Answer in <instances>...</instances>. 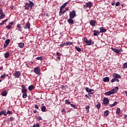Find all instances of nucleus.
Segmentation results:
<instances>
[{"instance_id": "nucleus-59", "label": "nucleus", "mask_w": 127, "mask_h": 127, "mask_svg": "<svg viewBox=\"0 0 127 127\" xmlns=\"http://www.w3.org/2000/svg\"><path fill=\"white\" fill-rule=\"evenodd\" d=\"M85 97H86L87 98H88L89 100H91V98H90V97H89V96H88V95L86 94V95H85Z\"/></svg>"}, {"instance_id": "nucleus-6", "label": "nucleus", "mask_w": 127, "mask_h": 127, "mask_svg": "<svg viewBox=\"0 0 127 127\" xmlns=\"http://www.w3.org/2000/svg\"><path fill=\"white\" fill-rule=\"evenodd\" d=\"M20 71H16L14 74H13V76H14L15 78H19L20 77Z\"/></svg>"}, {"instance_id": "nucleus-22", "label": "nucleus", "mask_w": 127, "mask_h": 127, "mask_svg": "<svg viewBox=\"0 0 127 127\" xmlns=\"http://www.w3.org/2000/svg\"><path fill=\"white\" fill-rule=\"evenodd\" d=\"M7 20H8L7 18L5 19L4 20H3L1 23H0V25H3V24H4V23H5L6 21H7Z\"/></svg>"}, {"instance_id": "nucleus-29", "label": "nucleus", "mask_w": 127, "mask_h": 127, "mask_svg": "<svg viewBox=\"0 0 127 127\" xmlns=\"http://www.w3.org/2000/svg\"><path fill=\"white\" fill-rule=\"evenodd\" d=\"M116 105H118V102H115L113 104L109 105V107H115Z\"/></svg>"}, {"instance_id": "nucleus-52", "label": "nucleus", "mask_w": 127, "mask_h": 127, "mask_svg": "<svg viewBox=\"0 0 127 127\" xmlns=\"http://www.w3.org/2000/svg\"><path fill=\"white\" fill-rule=\"evenodd\" d=\"M86 110H89L90 109V106L89 105H87L85 107Z\"/></svg>"}, {"instance_id": "nucleus-54", "label": "nucleus", "mask_w": 127, "mask_h": 127, "mask_svg": "<svg viewBox=\"0 0 127 127\" xmlns=\"http://www.w3.org/2000/svg\"><path fill=\"white\" fill-rule=\"evenodd\" d=\"M93 92H89V93H88V96H89V97H91V95H93Z\"/></svg>"}, {"instance_id": "nucleus-3", "label": "nucleus", "mask_w": 127, "mask_h": 127, "mask_svg": "<svg viewBox=\"0 0 127 127\" xmlns=\"http://www.w3.org/2000/svg\"><path fill=\"white\" fill-rule=\"evenodd\" d=\"M34 72L35 73V74H37V75H39V74H40V68L39 67V66L35 67L34 68Z\"/></svg>"}, {"instance_id": "nucleus-25", "label": "nucleus", "mask_w": 127, "mask_h": 127, "mask_svg": "<svg viewBox=\"0 0 127 127\" xmlns=\"http://www.w3.org/2000/svg\"><path fill=\"white\" fill-rule=\"evenodd\" d=\"M41 111L42 112H46V107H45V106H43L41 107Z\"/></svg>"}, {"instance_id": "nucleus-9", "label": "nucleus", "mask_w": 127, "mask_h": 127, "mask_svg": "<svg viewBox=\"0 0 127 127\" xmlns=\"http://www.w3.org/2000/svg\"><path fill=\"white\" fill-rule=\"evenodd\" d=\"M113 77L115 79H121L122 78V76L120 74H118V73H114Z\"/></svg>"}, {"instance_id": "nucleus-8", "label": "nucleus", "mask_w": 127, "mask_h": 127, "mask_svg": "<svg viewBox=\"0 0 127 127\" xmlns=\"http://www.w3.org/2000/svg\"><path fill=\"white\" fill-rule=\"evenodd\" d=\"M67 22H68L69 24H74V20H73V18H68L67 20Z\"/></svg>"}, {"instance_id": "nucleus-53", "label": "nucleus", "mask_w": 127, "mask_h": 127, "mask_svg": "<svg viewBox=\"0 0 127 127\" xmlns=\"http://www.w3.org/2000/svg\"><path fill=\"white\" fill-rule=\"evenodd\" d=\"M35 109H37V110H38L39 109V107L37 105H35Z\"/></svg>"}, {"instance_id": "nucleus-32", "label": "nucleus", "mask_w": 127, "mask_h": 127, "mask_svg": "<svg viewBox=\"0 0 127 127\" xmlns=\"http://www.w3.org/2000/svg\"><path fill=\"white\" fill-rule=\"evenodd\" d=\"M96 108L98 110H100L101 108V103H99L98 104L96 105Z\"/></svg>"}, {"instance_id": "nucleus-19", "label": "nucleus", "mask_w": 127, "mask_h": 127, "mask_svg": "<svg viewBox=\"0 0 127 127\" xmlns=\"http://www.w3.org/2000/svg\"><path fill=\"white\" fill-rule=\"evenodd\" d=\"M29 3H26L25 5V9H26V10H28L29 9Z\"/></svg>"}, {"instance_id": "nucleus-7", "label": "nucleus", "mask_w": 127, "mask_h": 127, "mask_svg": "<svg viewBox=\"0 0 127 127\" xmlns=\"http://www.w3.org/2000/svg\"><path fill=\"white\" fill-rule=\"evenodd\" d=\"M10 42V40H9V39L6 40L5 41V44H4L3 48H6V47H7V45L9 44Z\"/></svg>"}, {"instance_id": "nucleus-58", "label": "nucleus", "mask_w": 127, "mask_h": 127, "mask_svg": "<svg viewBox=\"0 0 127 127\" xmlns=\"http://www.w3.org/2000/svg\"><path fill=\"white\" fill-rule=\"evenodd\" d=\"M21 88L23 89H25V86H24V85H21Z\"/></svg>"}, {"instance_id": "nucleus-18", "label": "nucleus", "mask_w": 127, "mask_h": 127, "mask_svg": "<svg viewBox=\"0 0 127 127\" xmlns=\"http://www.w3.org/2000/svg\"><path fill=\"white\" fill-rule=\"evenodd\" d=\"M90 24L92 26H95V25L96 24V21L94 20H92L90 22Z\"/></svg>"}, {"instance_id": "nucleus-2", "label": "nucleus", "mask_w": 127, "mask_h": 127, "mask_svg": "<svg viewBox=\"0 0 127 127\" xmlns=\"http://www.w3.org/2000/svg\"><path fill=\"white\" fill-rule=\"evenodd\" d=\"M76 16V12L75 10H72L69 13V17L70 18H74Z\"/></svg>"}, {"instance_id": "nucleus-21", "label": "nucleus", "mask_w": 127, "mask_h": 127, "mask_svg": "<svg viewBox=\"0 0 127 127\" xmlns=\"http://www.w3.org/2000/svg\"><path fill=\"white\" fill-rule=\"evenodd\" d=\"M67 4H68V2H65L64 3V4L61 6L60 8H62V9H63V8H64V7H65V6H66Z\"/></svg>"}, {"instance_id": "nucleus-44", "label": "nucleus", "mask_w": 127, "mask_h": 127, "mask_svg": "<svg viewBox=\"0 0 127 127\" xmlns=\"http://www.w3.org/2000/svg\"><path fill=\"white\" fill-rule=\"evenodd\" d=\"M17 27H18V29H20V28H21V27L20 26V24H18L17 25Z\"/></svg>"}, {"instance_id": "nucleus-60", "label": "nucleus", "mask_w": 127, "mask_h": 127, "mask_svg": "<svg viewBox=\"0 0 127 127\" xmlns=\"http://www.w3.org/2000/svg\"><path fill=\"white\" fill-rule=\"evenodd\" d=\"M36 127H39V123L36 124Z\"/></svg>"}, {"instance_id": "nucleus-50", "label": "nucleus", "mask_w": 127, "mask_h": 127, "mask_svg": "<svg viewBox=\"0 0 127 127\" xmlns=\"http://www.w3.org/2000/svg\"><path fill=\"white\" fill-rule=\"evenodd\" d=\"M111 82H112V83H114V82H116V78H115V77L114 78H113L111 80Z\"/></svg>"}, {"instance_id": "nucleus-13", "label": "nucleus", "mask_w": 127, "mask_h": 127, "mask_svg": "<svg viewBox=\"0 0 127 127\" xmlns=\"http://www.w3.org/2000/svg\"><path fill=\"white\" fill-rule=\"evenodd\" d=\"M100 33H102L103 32H106L107 30L104 27H100L99 28Z\"/></svg>"}, {"instance_id": "nucleus-39", "label": "nucleus", "mask_w": 127, "mask_h": 127, "mask_svg": "<svg viewBox=\"0 0 127 127\" xmlns=\"http://www.w3.org/2000/svg\"><path fill=\"white\" fill-rule=\"evenodd\" d=\"M65 103L66 104V105H71V103H70V101L68 100H65Z\"/></svg>"}, {"instance_id": "nucleus-31", "label": "nucleus", "mask_w": 127, "mask_h": 127, "mask_svg": "<svg viewBox=\"0 0 127 127\" xmlns=\"http://www.w3.org/2000/svg\"><path fill=\"white\" fill-rule=\"evenodd\" d=\"M29 5V6L31 8L33 6V5H34V3H33V2L30 1V3Z\"/></svg>"}, {"instance_id": "nucleus-11", "label": "nucleus", "mask_w": 127, "mask_h": 127, "mask_svg": "<svg viewBox=\"0 0 127 127\" xmlns=\"http://www.w3.org/2000/svg\"><path fill=\"white\" fill-rule=\"evenodd\" d=\"M86 7H89V8H91L92 6H93V2L89 1L88 2L86 3Z\"/></svg>"}, {"instance_id": "nucleus-57", "label": "nucleus", "mask_w": 127, "mask_h": 127, "mask_svg": "<svg viewBox=\"0 0 127 127\" xmlns=\"http://www.w3.org/2000/svg\"><path fill=\"white\" fill-rule=\"evenodd\" d=\"M38 120L39 121H41V120H42V118H41V117H38Z\"/></svg>"}, {"instance_id": "nucleus-56", "label": "nucleus", "mask_w": 127, "mask_h": 127, "mask_svg": "<svg viewBox=\"0 0 127 127\" xmlns=\"http://www.w3.org/2000/svg\"><path fill=\"white\" fill-rule=\"evenodd\" d=\"M3 13V12H2V10L1 9H0V14H2Z\"/></svg>"}, {"instance_id": "nucleus-40", "label": "nucleus", "mask_w": 127, "mask_h": 127, "mask_svg": "<svg viewBox=\"0 0 127 127\" xmlns=\"http://www.w3.org/2000/svg\"><path fill=\"white\" fill-rule=\"evenodd\" d=\"M27 91V90L26 89H24L22 90V93L23 94H25L26 93V92Z\"/></svg>"}, {"instance_id": "nucleus-14", "label": "nucleus", "mask_w": 127, "mask_h": 127, "mask_svg": "<svg viewBox=\"0 0 127 127\" xmlns=\"http://www.w3.org/2000/svg\"><path fill=\"white\" fill-rule=\"evenodd\" d=\"M93 32H94L93 35L94 36H98V35H100V32L98 30H95L93 31Z\"/></svg>"}, {"instance_id": "nucleus-15", "label": "nucleus", "mask_w": 127, "mask_h": 127, "mask_svg": "<svg viewBox=\"0 0 127 127\" xmlns=\"http://www.w3.org/2000/svg\"><path fill=\"white\" fill-rule=\"evenodd\" d=\"M63 9L62 8L60 9V12H59V15L60 16H61V15H62L63 14H64V13H65V12H66L65 10H64L62 11Z\"/></svg>"}, {"instance_id": "nucleus-20", "label": "nucleus", "mask_w": 127, "mask_h": 127, "mask_svg": "<svg viewBox=\"0 0 127 127\" xmlns=\"http://www.w3.org/2000/svg\"><path fill=\"white\" fill-rule=\"evenodd\" d=\"M104 82H109L110 81V78L109 77H106L103 79Z\"/></svg>"}, {"instance_id": "nucleus-49", "label": "nucleus", "mask_w": 127, "mask_h": 127, "mask_svg": "<svg viewBox=\"0 0 127 127\" xmlns=\"http://www.w3.org/2000/svg\"><path fill=\"white\" fill-rule=\"evenodd\" d=\"M10 26H12V25H13V22H10L9 23V24H8Z\"/></svg>"}, {"instance_id": "nucleus-62", "label": "nucleus", "mask_w": 127, "mask_h": 127, "mask_svg": "<svg viewBox=\"0 0 127 127\" xmlns=\"http://www.w3.org/2000/svg\"><path fill=\"white\" fill-rule=\"evenodd\" d=\"M33 113H34V114H36V113H37V111H36V110H34V111H33Z\"/></svg>"}, {"instance_id": "nucleus-64", "label": "nucleus", "mask_w": 127, "mask_h": 127, "mask_svg": "<svg viewBox=\"0 0 127 127\" xmlns=\"http://www.w3.org/2000/svg\"><path fill=\"white\" fill-rule=\"evenodd\" d=\"M116 81H117V82H120V80H119V78H116Z\"/></svg>"}, {"instance_id": "nucleus-1", "label": "nucleus", "mask_w": 127, "mask_h": 127, "mask_svg": "<svg viewBox=\"0 0 127 127\" xmlns=\"http://www.w3.org/2000/svg\"><path fill=\"white\" fill-rule=\"evenodd\" d=\"M119 91V87L116 86L114 88L112 89L111 90L105 92V95L106 96H111V95H114V94H116L117 92Z\"/></svg>"}, {"instance_id": "nucleus-26", "label": "nucleus", "mask_w": 127, "mask_h": 127, "mask_svg": "<svg viewBox=\"0 0 127 127\" xmlns=\"http://www.w3.org/2000/svg\"><path fill=\"white\" fill-rule=\"evenodd\" d=\"M86 45H92V40H89L87 41V42L86 43Z\"/></svg>"}, {"instance_id": "nucleus-16", "label": "nucleus", "mask_w": 127, "mask_h": 127, "mask_svg": "<svg viewBox=\"0 0 127 127\" xmlns=\"http://www.w3.org/2000/svg\"><path fill=\"white\" fill-rule=\"evenodd\" d=\"M85 91L87 92V93H91L92 92H94V90L92 89H90L88 87L85 88Z\"/></svg>"}, {"instance_id": "nucleus-55", "label": "nucleus", "mask_w": 127, "mask_h": 127, "mask_svg": "<svg viewBox=\"0 0 127 127\" xmlns=\"http://www.w3.org/2000/svg\"><path fill=\"white\" fill-rule=\"evenodd\" d=\"M57 56H61V54L59 52H57Z\"/></svg>"}, {"instance_id": "nucleus-5", "label": "nucleus", "mask_w": 127, "mask_h": 127, "mask_svg": "<svg viewBox=\"0 0 127 127\" xmlns=\"http://www.w3.org/2000/svg\"><path fill=\"white\" fill-rule=\"evenodd\" d=\"M110 102V100L108 98L104 97L103 99V104L105 106L108 105V104H109V102Z\"/></svg>"}, {"instance_id": "nucleus-47", "label": "nucleus", "mask_w": 127, "mask_h": 127, "mask_svg": "<svg viewBox=\"0 0 127 127\" xmlns=\"http://www.w3.org/2000/svg\"><path fill=\"white\" fill-rule=\"evenodd\" d=\"M10 122H13V121H14V118H13V117H11V118H10Z\"/></svg>"}, {"instance_id": "nucleus-28", "label": "nucleus", "mask_w": 127, "mask_h": 127, "mask_svg": "<svg viewBox=\"0 0 127 127\" xmlns=\"http://www.w3.org/2000/svg\"><path fill=\"white\" fill-rule=\"evenodd\" d=\"M4 57L5 58H8V57H9V53L6 52V53H5Z\"/></svg>"}, {"instance_id": "nucleus-23", "label": "nucleus", "mask_w": 127, "mask_h": 127, "mask_svg": "<svg viewBox=\"0 0 127 127\" xmlns=\"http://www.w3.org/2000/svg\"><path fill=\"white\" fill-rule=\"evenodd\" d=\"M33 88H34V86L33 85H31L28 87V89L29 91H32V89H33Z\"/></svg>"}, {"instance_id": "nucleus-17", "label": "nucleus", "mask_w": 127, "mask_h": 127, "mask_svg": "<svg viewBox=\"0 0 127 127\" xmlns=\"http://www.w3.org/2000/svg\"><path fill=\"white\" fill-rule=\"evenodd\" d=\"M18 47L20 48H23L24 47V43L21 42L18 44Z\"/></svg>"}, {"instance_id": "nucleus-43", "label": "nucleus", "mask_w": 127, "mask_h": 127, "mask_svg": "<svg viewBox=\"0 0 127 127\" xmlns=\"http://www.w3.org/2000/svg\"><path fill=\"white\" fill-rule=\"evenodd\" d=\"M66 45V43H64V44H61L60 46H61V47H64V46Z\"/></svg>"}, {"instance_id": "nucleus-27", "label": "nucleus", "mask_w": 127, "mask_h": 127, "mask_svg": "<svg viewBox=\"0 0 127 127\" xmlns=\"http://www.w3.org/2000/svg\"><path fill=\"white\" fill-rule=\"evenodd\" d=\"M75 49H76V50H77V51H78V52H81V51H82V50H81V48L77 46L75 47Z\"/></svg>"}, {"instance_id": "nucleus-12", "label": "nucleus", "mask_w": 127, "mask_h": 127, "mask_svg": "<svg viewBox=\"0 0 127 127\" xmlns=\"http://www.w3.org/2000/svg\"><path fill=\"white\" fill-rule=\"evenodd\" d=\"M3 115L4 117H6V111L5 110L1 111L0 112V117Z\"/></svg>"}, {"instance_id": "nucleus-61", "label": "nucleus", "mask_w": 127, "mask_h": 127, "mask_svg": "<svg viewBox=\"0 0 127 127\" xmlns=\"http://www.w3.org/2000/svg\"><path fill=\"white\" fill-rule=\"evenodd\" d=\"M124 118L126 120V119H127V115H124Z\"/></svg>"}, {"instance_id": "nucleus-24", "label": "nucleus", "mask_w": 127, "mask_h": 127, "mask_svg": "<svg viewBox=\"0 0 127 127\" xmlns=\"http://www.w3.org/2000/svg\"><path fill=\"white\" fill-rule=\"evenodd\" d=\"M1 95H2L3 97H5L6 96V91H3L1 93Z\"/></svg>"}, {"instance_id": "nucleus-30", "label": "nucleus", "mask_w": 127, "mask_h": 127, "mask_svg": "<svg viewBox=\"0 0 127 127\" xmlns=\"http://www.w3.org/2000/svg\"><path fill=\"white\" fill-rule=\"evenodd\" d=\"M5 17V14H1L0 16V19H2V18H4Z\"/></svg>"}, {"instance_id": "nucleus-4", "label": "nucleus", "mask_w": 127, "mask_h": 127, "mask_svg": "<svg viewBox=\"0 0 127 127\" xmlns=\"http://www.w3.org/2000/svg\"><path fill=\"white\" fill-rule=\"evenodd\" d=\"M111 49L114 51V52H115V53H121L122 51H123V50H122V49H117L116 48H111Z\"/></svg>"}, {"instance_id": "nucleus-48", "label": "nucleus", "mask_w": 127, "mask_h": 127, "mask_svg": "<svg viewBox=\"0 0 127 127\" xmlns=\"http://www.w3.org/2000/svg\"><path fill=\"white\" fill-rule=\"evenodd\" d=\"M120 4L121 3H120V2H117L116 3L115 5L116 6H119V5H120Z\"/></svg>"}, {"instance_id": "nucleus-51", "label": "nucleus", "mask_w": 127, "mask_h": 127, "mask_svg": "<svg viewBox=\"0 0 127 127\" xmlns=\"http://www.w3.org/2000/svg\"><path fill=\"white\" fill-rule=\"evenodd\" d=\"M37 60H42V57H37Z\"/></svg>"}, {"instance_id": "nucleus-42", "label": "nucleus", "mask_w": 127, "mask_h": 127, "mask_svg": "<svg viewBox=\"0 0 127 127\" xmlns=\"http://www.w3.org/2000/svg\"><path fill=\"white\" fill-rule=\"evenodd\" d=\"M0 78L1 79H3V78H5V73L2 74L1 75Z\"/></svg>"}, {"instance_id": "nucleus-63", "label": "nucleus", "mask_w": 127, "mask_h": 127, "mask_svg": "<svg viewBox=\"0 0 127 127\" xmlns=\"http://www.w3.org/2000/svg\"><path fill=\"white\" fill-rule=\"evenodd\" d=\"M57 59H58L59 61H60V56L57 57Z\"/></svg>"}, {"instance_id": "nucleus-36", "label": "nucleus", "mask_w": 127, "mask_h": 127, "mask_svg": "<svg viewBox=\"0 0 127 127\" xmlns=\"http://www.w3.org/2000/svg\"><path fill=\"white\" fill-rule=\"evenodd\" d=\"M6 114V115H12V112L9 110H8Z\"/></svg>"}, {"instance_id": "nucleus-35", "label": "nucleus", "mask_w": 127, "mask_h": 127, "mask_svg": "<svg viewBox=\"0 0 127 127\" xmlns=\"http://www.w3.org/2000/svg\"><path fill=\"white\" fill-rule=\"evenodd\" d=\"M27 97V93H23L22 98L25 99Z\"/></svg>"}, {"instance_id": "nucleus-41", "label": "nucleus", "mask_w": 127, "mask_h": 127, "mask_svg": "<svg viewBox=\"0 0 127 127\" xmlns=\"http://www.w3.org/2000/svg\"><path fill=\"white\" fill-rule=\"evenodd\" d=\"M121 113V109L118 108L116 110V114H120Z\"/></svg>"}, {"instance_id": "nucleus-10", "label": "nucleus", "mask_w": 127, "mask_h": 127, "mask_svg": "<svg viewBox=\"0 0 127 127\" xmlns=\"http://www.w3.org/2000/svg\"><path fill=\"white\" fill-rule=\"evenodd\" d=\"M25 29H30V23L27 22L24 27Z\"/></svg>"}, {"instance_id": "nucleus-45", "label": "nucleus", "mask_w": 127, "mask_h": 127, "mask_svg": "<svg viewBox=\"0 0 127 127\" xmlns=\"http://www.w3.org/2000/svg\"><path fill=\"white\" fill-rule=\"evenodd\" d=\"M88 41V39H87L86 37H85V38H84V42H86V43H87V42Z\"/></svg>"}, {"instance_id": "nucleus-38", "label": "nucleus", "mask_w": 127, "mask_h": 127, "mask_svg": "<svg viewBox=\"0 0 127 127\" xmlns=\"http://www.w3.org/2000/svg\"><path fill=\"white\" fill-rule=\"evenodd\" d=\"M72 44H73V43L70 42H67L66 43H65V45L66 46L67 45H72Z\"/></svg>"}, {"instance_id": "nucleus-34", "label": "nucleus", "mask_w": 127, "mask_h": 127, "mask_svg": "<svg viewBox=\"0 0 127 127\" xmlns=\"http://www.w3.org/2000/svg\"><path fill=\"white\" fill-rule=\"evenodd\" d=\"M70 106H71V107H72V108H73V109H77V105H76L75 104H71Z\"/></svg>"}, {"instance_id": "nucleus-46", "label": "nucleus", "mask_w": 127, "mask_h": 127, "mask_svg": "<svg viewBox=\"0 0 127 127\" xmlns=\"http://www.w3.org/2000/svg\"><path fill=\"white\" fill-rule=\"evenodd\" d=\"M6 28H7V29H10V28H11V27L8 25L6 26Z\"/></svg>"}, {"instance_id": "nucleus-37", "label": "nucleus", "mask_w": 127, "mask_h": 127, "mask_svg": "<svg viewBox=\"0 0 127 127\" xmlns=\"http://www.w3.org/2000/svg\"><path fill=\"white\" fill-rule=\"evenodd\" d=\"M123 68H127V63H125L123 64Z\"/></svg>"}, {"instance_id": "nucleus-33", "label": "nucleus", "mask_w": 127, "mask_h": 127, "mask_svg": "<svg viewBox=\"0 0 127 127\" xmlns=\"http://www.w3.org/2000/svg\"><path fill=\"white\" fill-rule=\"evenodd\" d=\"M109 115V110H106L105 112H104V116L105 117H108V115Z\"/></svg>"}]
</instances>
